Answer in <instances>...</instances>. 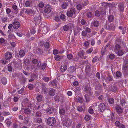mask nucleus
<instances>
[{
  "mask_svg": "<svg viewBox=\"0 0 128 128\" xmlns=\"http://www.w3.org/2000/svg\"><path fill=\"white\" fill-rule=\"evenodd\" d=\"M100 12L98 10H96L95 12V16L97 17H99L100 16Z\"/></svg>",
  "mask_w": 128,
  "mask_h": 128,
  "instance_id": "nucleus-46",
  "label": "nucleus"
},
{
  "mask_svg": "<svg viewBox=\"0 0 128 128\" xmlns=\"http://www.w3.org/2000/svg\"><path fill=\"white\" fill-rule=\"evenodd\" d=\"M121 48V46L120 44H116L115 46L114 49V50L115 52L116 53Z\"/></svg>",
  "mask_w": 128,
  "mask_h": 128,
  "instance_id": "nucleus-26",
  "label": "nucleus"
},
{
  "mask_svg": "<svg viewBox=\"0 0 128 128\" xmlns=\"http://www.w3.org/2000/svg\"><path fill=\"white\" fill-rule=\"evenodd\" d=\"M7 60L6 59V58H2L0 61L3 64H5L8 63V62L7 61Z\"/></svg>",
  "mask_w": 128,
  "mask_h": 128,
  "instance_id": "nucleus-40",
  "label": "nucleus"
},
{
  "mask_svg": "<svg viewBox=\"0 0 128 128\" xmlns=\"http://www.w3.org/2000/svg\"><path fill=\"white\" fill-rule=\"evenodd\" d=\"M114 114L112 113V114L111 115L110 120L113 122H114L115 121V118L114 116Z\"/></svg>",
  "mask_w": 128,
  "mask_h": 128,
  "instance_id": "nucleus-49",
  "label": "nucleus"
},
{
  "mask_svg": "<svg viewBox=\"0 0 128 128\" xmlns=\"http://www.w3.org/2000/svg\"><path fill=\"white\" fill-rule=\"evenodd\" d=\"M76 9L73 8H71L67 12V15L68 17H72L76 13Z\"/></svg>",
  "mask_w": 128,
  "mask_h": 128,
  "instance_id": "nucleus-6",
  "label": "nucleus"
},
{
  "mask_svg": "<svg viewBox=\"0 0 128 128\" xmlns=\"http://www.w3.org/2000/svg\"><path fill=\"white\" fill-rule=\"evenodd\" d=\"M115 124L118 127L120 126L121 125L120 122L118 121H116L115 123Z\"/></svg>",
  "mask_w": 128,
  "mask_h": 128,
  "instance_id": "nucleus-59",
  "label": "nucleus"
},
{
  "mask_svg": "<svg viewBox=\"0 0 128 128\" xmlns=\"http://www.w3.org/2000/svg\"><path fill=\"white\" fill-rule=\"evenodd\" d=\"M112 60H114L115 58V56L114 54H111L108 56Z\"/></svg>",
  "mask_w": 128,
  "mask_h": 128,
  "instance_id": "nucleus-52",
  "label": "nucleus"
},
{
  "mask_svg": "<svg viewBox=\"0 0 128 128\" xmlns=\"http://www.w3.org/2000/svg\"><path fill=\"white\" fill-rule=\"evenodd\" d=\"M93 48H90L86 51V53L87 54H89L91 53L93 51Z\"/></svg>",
  "mask_w": 128,
  "mask_h": 128,
  "instance_id": "nucleus-61",
  "label": "nucleus"
},
{
  "mask_svg": "<svg viewBox=\"0 0 128 128\" xmlns=\"http://www.w3.org/2000/svg\"><path fill=\"white\" fill-rule=\"evenodd\" d=\"M114 16L112 15L110 16L108 18V20L110 22H112L114 20Z\"/></svg>",
  "mask_w": 128,
  "mask_h": 128,
  "instance_id": "nucleus-37",
  "label": "nucleus"
},
{
  "mask_svg": "<svg viewBox=\"0 0 128 128\" xmlns=\"http://www.w3.org/2000/svg\"><path fill=\"white\" fill-rule=\"evenodd\" d=\"M1 20L2 23L6 24L7 22L8 18L7 17H4L1 18Z\"/></svg>",
  "mask_w": 128,
  "mask_h": 128,
  "instance_id": "nucleus-32",
  "label": "nucleus"
},
{
  "mask_svg": "<svg viewBox=\"0 0 128 128\" xmlns=\"http://www.w3.org/2000/svg\"><path fill=\"white\" fill-rule=\"evenodd\" d=\"M59 113L60 116H62L65 113V110L63 108H62L60 110Z\"/></svg>",
  "mask_w": 128,
  "mask_h": 128,
  "instance_id": "nucleus-31",
  "label": "nucleus"
},
{
  "mask_svg": "<svg viewBox=\"0 0 128 128\" xmlns=\"http://www.w3.org/2000/svg\"><path fill=\"white\" fill-rule=\"evenodd\" d=\"M114 99L112 98H110L108 100L109 102L111 104H112L114 103Z\"/></svg>",
  "mask_w": 128,
  "mask_h": 128,
  "instance_id": "nucleus-55",
  "label": "nucleus"
},
{
  "mask_svg": "<svg viewBox=\"0 0 128 128\" xmlns=\"http://www.w3.org/2000/svg\"><path fill=\"white\" fill-rule=\"evenodd\" d=\"M105 28L107 30L114 31L115 30L116 26L114 24H112L108 26L107 24H106Z\"/></svg>",
  "mask_w": 128,
  "mask_h": 128,
  "instance_id": "nucleus-8",
  "label": "nucleus"
},
{
  "mask_svg": "<svg viewBox=\"0 0 128 128\" xmlns=\"http://www.w3.org/2000/svg\"><path fill=\"white\" fill-rule=\"evenodd\" d=\"M123 68L125 70H126V68H128V60L127 59L125 58L124 60Z\"/></svg>",
  "mask_w": 128,
  "mask_h": 128,
  "instance_id": "nucleus-24",
  "label": "nucleus"
},
{
  "mask_svg": "<svg viewBox=\"0 0 128 128\" xmlns=\"http://www.w3.org/2000/svg\"><path fill=\"white\" fill-rule=\"evenodd\" d=\"M126 51L122 48V50L120 49L116 53L117 54L118 56H122L125 53H126Z\"/></svg>",
  "mask_w": 128,
  "mask_h": 128,
  "instance_id": "nucleus-17",
  "label": "nucleus"
},
{
  "mask_svg": "<svg viewBox=\"0 0 128 128\" xmlns=\"http://www.w3.org/2000/svg\"><path fill=\"white\" fill-rule=\"evenodd\" d=\"M69 30V26L68 25H65L63 28V30L65 32H67Z\"/></svg>",
  "mask_w": 128,
  "mask_h": 128,
  "instance_id": "nucleus-39",
  "label": "nucleus"
},
{
  "mask_svg": "<svg viewBox=\"0 0 128 128\" xmlns=\"http://www.w3.org/2000/svg\"><path fill=\"white\" fill-rule=\"evenodd\" d=\"M91 118V116L89 115H86L84 117V120H85L88 121H89Z\"/></svg>",
  "mask_w": 128,
  "mask_h": 128,
  "instance_id": "nucleus-35",
  "label": "nucleus"
},
{
  "mask_svg": "<svg viewBox=\"0 0 128 128\" xmlns=\"http://www.w3.org/2000/svg\"><path fill=\"white\" fill-rule=\"evenodd\" d=\"M77 99V101L79 102L82 103L83 102V99L82 97H78Z\"/></svg>",
  "mask_w": 128,
  "mask_h": 128,
  "instance_id": "nucleus-47",
  "label": "nucleus"
},
{
  "mask_svg": "<svg viewBox=\"0 0 128 128\" xmlns=\"http://www.w3.org/2000/svg\"><path fill=\"white\" fill-rule=\"evenodd\" d=\"M92 32L91 29L88 27L86 28L85 30L83 31L82 33V36L86 37L87 35L88 34H89Z\"/></svg>",
  "mask_w": 128,
  "mask_h": 128,
  "instance_id": "nucleus-5",
  "label": "nucleus"
},
{
  "mask_svg": "<svg viewBox=\"0 0 128 128\" xmlns=\"http://www.w3.org/2000/svg\"><path fill=\"white\" fill-rule=\"evenodd\" d=\"M54 109L52 108H49L46 110V111L47 112L49 113L50 114H51L54 112Z\"/></svg>",
  "mask_w": 128,
  "mask_h": 128,
  "instance_id": "nucleus-30",
  "label": "nucleus"
},
{
  "mask_svg": "<svg viewBox=\"0 0 128 128\" xmlns=\"http://www.w3.org/2000/svg\"><path fill=\"white\" fill-rule=\"evenodd\" d=\"M81 63L82 65H84L86 64L87 65L88 64H89V63H88V60L85 61L84 62H81Z\"/></svg>",
  "mask_w": 128,
  "mask_h": 128,
  "instance_id": "nucleus-64",
  "label": "nucleus"
},
{
  "mask_svg": "<svg viewBox=\"0 0 128 128\" xmlns=\"http://www.w3.org/2000/svg\"><path fill=\"white\" fill-rule=\"evenodd\" d=\"M67 58L69 60H71L73 58V56L71 54H68L67 55Z\"/></svg>",
  "mask_w": 128,
  "mask_h": 128,
  "instance_id": "nucleus-57",
  "label": "nucleus"
},
{
  "mask_svg": "<svg viewBox=\"0 0 128 128\" xmlns=\"http://www.w3.org/2000/svg\"><path fill=\"white\" fill-rule=\"evenodd\" d=\"M118 7L120 11L123 12L124 11V8L123 4L121 3L119 4L118 5Z\"/></svg>",
  "mask_w": 128,
  "mask_h": 128,
  "instance_id": "nucleus-29",
  "label": "nucleus"
},
{
  "mask_svg": "<svg viewBox=\"0 0 128 128\" xmlns=\"http://www.w3.org/2000/svg\"><path fill=\"white\" fill-rule=\"evenodd\" d=\"M8 71L10 72H12V67L10 64L8 65Z\"/></svg>",
  "mask_w": 128,
  "mask_h": 128,
  "instance_id": "nucleus-58",
  "label": "nucleus"
},
{
  "mask_svg": "<svg viewBox=\"0 0 128 128\" xmlns=\"http://www.w3.org/2000/svg\"><path fill=\"white\" fill-rule=\"evenodd\" d=\"M52 8L50 6H47L44 8V12L43 14L44 16H45L46 17H48V16H46V13L48 14L50 13L51 11Z\"/></svg>",
  "mask_w": 128,
  "mask_h": 128,
  "instance_id": "nucleus-3",
  "label": "nucleus"
},
{
  "mask_svg": "<svg viewBox=\"0 0 128 128\" xmlns=\"http://www.w3.org/2000/svg\"><path fill=\"white\" fill-rule=\"evenodd\" d=\"M92 16V12H88L86 13V16L88 18H91Z\"/></svg>",
  "mask_w": 128,
  "mask_h": 128,
  "instance_id": "nucleus-45",
  "label": "nucleus"
},
{
  "mask_svg": "<svg viewBox=\"0 0 128 128\" xmlns=\"http://www.w3.org/2000/svg\"><path fill=\"white\" fill-rule=\"evenodd\" d=\"M82 28H80L79 26H76L74 30V34L76 36L77 34H79L80 32L82 30Z\"/></svg>",
  "mask_w": 128,
  "mask_h": 128,
  "instance_id": "nucleus-13",
  "label": "nucleus"
},
{
  "mask_svg": "<svg viewBox=\"0 0 128 128\" xmlns=\"http://www.w3.org/2000/svg\"><path fill=\"white\" fill-rule=\"evenodd\" d=\"M1 82L2 84L5 85L7 82V79L6 78L4 77L2 79Z\"/></svg>",
  "mask_w": 128,
  "mask_h": 128,
  "instance_id": "nucleus-34",
  "label": "nucleus"
},
{
  "mask_svg": "<svg viewBox=\"0 0 128 128\" xmlns=\"http://www.w3.org/2000/svg\"><path fill=\"white\" fill-rule=\"evenodd\" d=\"M24 122L26 124H28L29 123V119L28 118H24Z\"/></svg>",
  "mask_w": 128,
  "mask_h": 128,
  "instance_id": "nucleus-60",
  "label": "nucleus"
},
{
  "mask_svg": "<svg viewBox=\"0 0 128 128\" xmlns=\"http://www.w3.org/2000/svg\"><path fill=\"white\" fill-rule=\"evenodd\" d=\"M56 93L55 90L52 88H50L48 91V94L51 96H54Z\"/></svg>",
  "mask_w": 128,
  "mask_h": 128,
  "instance_id": "nucleus-16",
  "label": "nucleus"
},
{
  "mask_svg": "<svg viewBox=\"0 0 128 128\" xmlns=\"http://www.w3.org/2000/svg\"><path fill=\"white\" fill-rule=\"evenodd\" d=\"M44 46L45 47L46 49H48L50 48V44L48 42H46Z\"/></svg>",
  "mask_w": 128,
  "mask_h": 128,
  "instance_id": "nucleus-51",
  "label": "nucleus"
},
{
  "mask_svg": "<svg viewBox=\"0 0 128 128\" xmlns=\"http://www.w3.org/2000/svg\"><path fill=\"white\" fill-rule=\"evenodd\" d=\"M116 77L121 78L122 76V74L120 71H118L116 73Z\"/></svg>",
  "mask_w": 128,
  "mask_h": 128,
  "instance_id": "nucleus-42",
  "label": "nucleus"
},
{
  "mask_svg": "<svg viewBox=\"0 0 128 128\" xmlns=\"http://www.w3.org/2000/svg\"><path fill=\"white\" fill-rule=\"evenodd\" d=\"M94 107L91 106L90 107L88 110V112L91 114H92L94 113V110H93Z\"/></svg>",
  "mask_w": 128,
  "mask_h": 128,
  "instance_id": "nucleus-33",
  "label": "nucleus"
},
{
  "mask_svg": "<svg viewBox=\"0 0 128 128\" xmlns=\"http://www.w3.org/2000/svg\"><path fill=\"white\" fill-rule=\"evenodd\" d=\"M117 112L118 114H120L123 112V110L122 109L121 107L119 105H117L116 107Z\"/></svg>",
  "mask_w": 128,
  "mask_h": 128,
  "instance_id": "nucleus-23",
  "label": "nucleus"
},
{
  "mask_svg": "<svg viewBox=\"0 0 128 128\" xmlns=\"http://www.w3.org/2000/svg\"><path fill=\"white\" fill-rule=\"evenodd\" d=\"M34 52L40 55L43 52L42 50L39 48H34L33 49Z\"/></svg>",
  "mask_w": 128,
  "mask_h": 128,
  "instance_id": "nucleus-15",
  "label": "nucleus"
},
{
  "mask_svg": "<svg viewBox=\"0 0 128 128\" xmlns=\"http://www.w3.org/2000/svg\"><path fill=\"white\" fill-rule=\"evenodd\" d=\"M24 113L27 114H29L31 112V110L29 108L26 109L24 110Z\"/></svg>",
  "mask_w": 128,
  "mask_h": 128,
  "instance_id": "nucleus-44",
  "label": "nucleus"
},
{
  "mask_svg": "<svg viewBox=\"0 0 128 128\" xmlns=\"http://www.w3.org/2000/svg\"><path fill=\"white\" fill-rule=\"evenodd\" d=\"M25 52L24 50H20L19 52V54L20 58L23 57L25 54Z\"/></svg>",
  "mask_w": 128,
  "mask_h": 128,
  "instance_id": "nucleus-25",
  "label": "nucleus"
},
{
  "mask_svg": "<svg viewBox=\"0 0 128 128\" xmlns=\"http://www.w3.org/2000/svg\"><path fill=\"white\" fill-rule=\"evenodd\" d=\"M76 69V66H72L69 68L68 71L69 72L72 74L75 72Z\"/></svg>",
  "mask_w": 128,
  "mask_h": 128,
  "instance_id": "nucleus-14",
  "label": "nucleus"
},
{
  "mask_svg": "<svg viewBox=\"0 0 128 128\" xmlns=\"http://www.w3.org/2000/svg\"><path fill=\"white\" fill-rule=\"evenodd\" d=\"M71 120L69 119H66L63 121V125L67 127L70 126L72 124Z\"/></svg>",
  "mask_w": 128,
  "mask_h": 128,
  "instance_id": "nucleus-7",
  "label": "nucleus"
},
{
  "mask_svg": "<svg viewBox=\"0 0 128 128\" xmlns=\"http://www.w3.org/2000/svg\"><path fill=\"white\" fill-rule=\"evenodd\" d=\"M47 121L48 124L51 126H54L56 122V119L54 118L49 117L48 118Z\"/></svg>",
  "mask_w": 128,
  "mask_h": 128,
  "instance_id": "nucleus-2",
  "label": "nucleus"
},
{
  "mask_svg": "<svg viewBox=\"0 0 128 128\" xmlns=\"http://www.w3.org/2000/svg\"><path fill=\"white\" fill-rule=\"evenodd\" d=\"M118 88L117 86L115 84H114L113 86H112L111 89V91L112 92H116L117 91Z\"/></svg>",
  "mask_w": 128,
  "mask_h": 128,
  "instance_id": "nucleus-28",
  "label": "nucleus"
},
{
  "mask_svg": "<svg viewBox=\"0 0 128 128\" xmlns=\"http://www.w3.org/2000/svg\"><path fill=\"white\" fill-rule=\"evenodd\" d=\"M98 60V57L97 56H96L93 59L92 62L93 63H95L97 62Z\"/></svg>",
  "mask_w": 128,
  "mask_h": 128,
  "instance_id": "nucleus-56",
  "label": "nucleus"
},
{
  "mask_svg": "<svg viewBox=\"0 0 128 128\" xmlns=\"http://www.w3.org/2000/svg\"><path fill=\"white\" fill-rule=\"evenodd\" d=\"M102 86L101 84H99L97 86L96 88V90H99V92L101 93L102 92Z\"/></svg>",
  "mask_w": 128,
  "mask_h": 128,
  "instance_id": "nucleus-22",
  "label": "nucleus"
},
{
  "mask_svg": "<svg viewBox=\"0 0 128 128\" xmlns=\"http://www.w3.org/2000/svg\"><path fill=\"white\" fill-rule=\"evenodd\" d=\"M92 24L95 27H98L100 24L99 21L96 20H94Z\"/></svg>",
  "mask_w": 128,
  "mask_h": 128,
  "instance_id": "nucleus-21",
  "label": "nucleus"
},
{
  "mask_svg": "<svg viewBox=\"0 0 128 128\" xmlns=\"http://www.w3.org/2000/svg\"><path fill=\"white\" fill-rule=\"evenodd\" d=\"M54 58L56 60L58 61H60V60L61 57L59 55H56L54 57Z\"/></svg>",
  "mask_w": 128,
  "mask_h": 128,
  "instance_id": "nucleus-48",
  "label": "nucleus"
},
{
  "mask_svg": "<svg viewBox=\"0 0 128 128\" xmlns=\"http://www.w3.org/2000/svg\"><path fill=\"white\" fill-rule=\"evenodd\" d=\"M120 104L124 108L126 106L127 104L126 101L125 100V96H120Z\"/></svg>",
  "mask_w": 128,
  "mask_h": 128,
  "instance_id": "nucleus-4",
  "label": "nucleus"
},
{
  "mask_svg": "<svg viewBox=\"0 0 128 128\" xmlns=\"http://www.w3.org/2000/svg\"><path fill=\"white\" fill-rule=\"evenodd\" d=\"M25 13L31 15L32 13V10L30 9H27L25 11Z\"/></svg>",
  "mask_w": 128,
  "mask_h": 128,
  "instance_id": "nucleus-36",
  "label": "nucleus"
},
{
  "mask_svg": "<svg viewBox=\"0 0 128 128\" xmlns=\"http://www.w3.org/2000/svg\"><path fill=\"white\" fill-rule=\"evenodd\" d=\"M42 113L38 111L37 112L36 114V116L34 117L35 118H36L38 117L40 118L42 115Z\"/></svg>",
  "mask_w": 128,
  "mask_h": 128,
  "instance_id": "nucleus-43",
  "label": "nucleus"
},
{
  "mask_svg": "<svg viewBox=\"0 0 128 128\" xmlns=\"http://www.w3.org/2000/svg\"><path fill=\"white\" fill-rule=\"evenodd\" d=\"M91 65L89 64H88L86 66V67L85 68V71L86 73L88 74L90 73L91 71Z\"/></svg>",
  "mask_w": 128,
  "mask_h": 128,
  "instance_id": "nucleus-18",
  "label": "nucleus"
},
{
  "mask_svg": "<svg viewBox=\"0 0 128 128\" xmlns=\"http://www.w3.org/2000/svg\"><path fill=\"white\" fill-rule=\"evenodd\" d=\"M52 84L53 86H56L57 84V82L56 80H54L52 82Z\"/></svg>",
  "mask_w": 128,
  "mask_h": 128,
  "instance_id": "nucleus-63",
  "label": "nucleus"
},
{
  "mask_svg": "<svg viewBox=\"0 0 128 128\" xmlns=\"http://www.w3.org/2000/svg\"><path fill=\"white\" fill-rule=\"evenodd\" d=\"M99 110L102 112H103L106 109V106L103 103H101L99 106Z\"/></svg>",
  "mask_w": 128,
  "mask_h": 128,
  "instance_id": "nucleus-11",
  "label": "nucleus"
},
{
  "mask_svg": "<svg viewBox=\"0 0 128 128\" xmlns=\"http://www.w3.org/2000/svg\"><path fill=\"white\" fill-rule=\"evenodd\" d=\"M60 100V98L59 96H56L54 97V100L56 102H59Z\"/></svg>",
  "mask_w": 128,
  "mask_h": 128,
  "instance_id": "nucleus-41",
  "label": "nucleus"
},
{
  "mask_svg": "<svg viewBox=\"0 0 128 128\" xmlns=\"http://www.w3.org/2000/svg\"><path fill=\"white\" fill-rule=\"evenodd\" d=\"M84 96L87 102H89L90 100V98L88 95L87 94L85 95Z\"/></svg>",
  "mask_w": 128,
  "mask_h": 128,
  "instance_id": "nucleus-50",
  "label": "nucleus"
},
{
  "mask_svg": "<svg viewBox=\"0 0 128 128\" xmlns=\"http://www.w3.org/2000/svg\"><path fill=\"white\" fill-rule=\"evenodd\" d=\"M12 24L13 28L15 29H18L20 26V23L18 21H16L14 22Z\"/></svg>",
  "mask_w": 128,
  "mask_h": 128,
  "instance_id": "nucleus-10",
  "label": "nucleus"
},
{
  "mask_svg": "<svg viewBox=\"0 0 128 128\" xmlns=\"http://www.w3.org/2000/svg\"><path fill=\"white\" fill-rule=\"evenodd\" d=\"M77 110L80 112H81L83 111V109L81 106H78L77 108Z\"/></svg>",
  "mask_w": 128,
  "mask_h": 128,
  "instance_id": "nucleus-54",
  "label": "nucleus"
},
{
  "mask_svg": "<svg viewBox=\"0 0 128 128\" xmlns=\"http://www.w3.org/2000/svg\"><path fill=\"white\" fill-rule=\"evenodd\" d=\"M113 79V77L112 76L109 75L106 79V80H108L110 82L112 81Z\"/></svg>",
  "mask_w": 128,
  "mask_h": 128,
  "instance_id": "nucleus-38",
  "label": "nucleus"
},
{
  "mask_svg": "<svg viewBox=\"0 0 128 128\" xmlns=\"http://www.w3.org/2000/svg\"><path fill=\"white\" fill-rule=\"evenodd\" d=\"M37 100L38 102H41L42 100V95H40L37 97Z\"/></svg>",
  "mask_w": 128,
  "mask_h": 128,
  "instance_id": "nucleus-53",
  "label": "nucleus"
},
{
  "mask_svg": "<svg viewBox=\"0 0 128 128\" xmlns=\"http://www.w3.org/2000/svg\"><path fill=\"white\" fill-rule=\"evenodd\" d=\"M38 63L37 66L38 67H40L41 65V63L40 62H38V60L36 59H32V64H36Z\"/></svg>",
  "mask_w": 128,
  "mask_h": 128,
  "instance_id": "nucleus-19",
  "label": "nucleus"
},
{
  "mask_svg": "<svg viewBox=\"0 0 128 128\" xmlns=\"http://www.w3.org/2000/svg\"><path fill=\"white\" fill-rule=\"evenodd\" d=\"M42 79L45 82H48L50 80L49 78L47 77H45L43 78Z\"/></svg>",
  "mask_w": 128,
  "mask_h": 128,
  "instance_id": "nucleus-62",
  "label": "nucleus"
},
{
  "mask_svg": "<svg viewBox=\"0 0 128 128\" xmlns=\"http://www.w3.org/2000/svg\"><path fill=\"white\" fill-rule=\"evenodd\" d=\"M4 57L6 60H10L12 58V54L10 52H7L5 53Z\"/></svg>",
  "mask_w": 128,
  "mask_h": 128,
  "instance_id": "nucleus-12",
  "label": "nucleus"
},
{
  "mask_svg": "<svg viewBox=\"0 0 128 128\" xmlns=\"http://www.w3.org/2000/svg\"><path fill=\"white\" fill-rule=\"evenodd\" d=\"M89 3V2L88 0H82V1L81 4L83 6H86Z\"/></svg>",
  "mask_w": 128,
  "mask_h": 128,
  "instance_id": "nucleus-27",
  "label": "nucleus"
},
{
  "mask_svg": "<svg viewBox=\"0 0 128 128\" xmlns=\"http://www.w3.org/2000/svg\"><path fill=\"white\" fill-rule=\"evenodd\" d=\"M22 105L23 107H28L31 108L32 107L30 101L27 98L25 99L23 101L22 103Z\"/></svg>",
  "mask_w": 128,
  "mask_h": 128,
  "instance_id": "nucleus-1",
  "label": "nucleus"
},
{
  "mask_svg": "<svg viewBox=\"0 0 128 128\" xmlns=\"http://www.w3.org/2000/svg\"><path fill=\"white\" fill-rule=\"evenodd\" d=\"M84 90L86 92V93L88 94H89L90 96L92 94L91 88L90 86L88 85H86L85 86Z\"/></svg>",
  "mask_w": 128,
  "mask_h": 128,
  "instance_id": "nucleus-9",
  "label": "nucleus"
},
{
  "mask_svg": "<svg viewBox=\"0 0 128 128\" xmlns=\"http://www.w3.org/2000/svg\"><path fill=\"white\" fill-rule=\"evenodd\" d=\"M33 122L36 123L40 124L42 122V120L40 118H35L34 117Z\"/></svg>",
  "mask_w": 128,
  "mask_h": 128,
  "instance_id": "nucleus-20",
  "label": "nucleus"
}]
</instances>
